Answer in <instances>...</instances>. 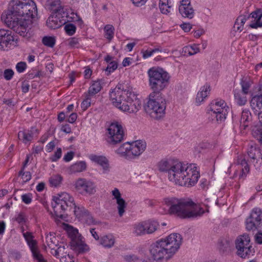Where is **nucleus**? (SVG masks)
Segmentation results:
<instances>
[{"label":"nucleus","instance_id":"nucleus-1","mask_svg":"<svg viewBox=\"0 0 262 262\" xmlns=\"http://www.w3.org/2000/svg\"><path fill=\"white\" fill-rule=\"evenodd\" d=\"M149 84L152 92L149 95L145 110L155 120L163 118L165 114L166 101L160 93L167 85L169 75L161 68H152L148 71Z\"/></svg>","mask_w":262,"mask_h":262},{"label":"nucleus","instance_id":"nucleus-2","mask_svg":"<svg viewBox=\"0 0 262 262\" xmlns=\"http://www.w3.org/2000/svg\"><path fill=\"white\" fill-rule=\"evenodd\" d=\"M113 105L120 111L136 113L141 108V101L129 85L119 83L110 93Z\"/></svg>","mask_w":262,"mask_h":262},{"label":"nucleus","instance_id":"nucleus-3","mask_svg":"<svg viewBox=\"0 0 262 262\" xmlns=\"http://www.w3.org/2000/svg\"><path fill=\"white\" fill-rule=\"evenodd\" d=\"M165 204L169 207L168 211L182 219L196 218L201 216L205 210L201 206L189 198H166Z\"/></svg>","mask_w":262,"mask_h":262},{"label":"nucleus","instance_id":"nucleus-4","mask_svg":"<svg viewBox=\"0 0 262 262\" xmlns=\"http://www.w3.org/2000/svg\"><path fill=\"white\" fill-rule=\"evenodd\" d=\"M181 235L173 233L151 245L150 252L154 258L161 260L168 259L179 249L182 243Z\"/></svg>","mask_w":262,"mask_h":262},{"label":"nucleus","instance_id":"nucleus-5","mask_svg":"<svg viewBox=\"0 0 262 262\" xmlns=\"http://www.w3.org/2000/svg\"><path fill=\"white\" fill-rule=\"evenodd\" d=\"M200 177L199 168L195 164L181 163L172 183L181 186H192L197 183Z\"/></svg>","mask_w":262,"mask_h":262},{"label":"nucleus","instance_id":"nucleus-6","mask_svg":"<svg viewBox=\"0 0 262 262\" xmlns=\"http://www.w3.org/2000/svg\"><path fill=\"white\" fill-rule=\"evenodd\" d=\"M9 13L13 17H19L23 20L33 18L37 13V7L32 0H12Z\"/></svg>","mask_w":262,"mask_h":262},{"label":"nucleus","instance_id":"nucleus-7","mask_svg":"<svg viewBox=\"0 0 262 262\" xmlns=\"http://www.w3.org/2000/svg\"><path fill=\"white\" fill-rule=\"evenodd\" d=\"M54 215L59 218H62L63 213L69 207H74L75 205L74 198L69 193L63 192L53 197L51 203Z\"/></svg>","mask_w":262,"mask_h":262},{"label":"nucleus","instance_id":"nucleus-8","mask_svg":"<svg viewBox=\"0 0 262 262\" xmlns=\"http://www.w3.org/2000/svg\"><path fill=\"white\" fill-rule=\"evenodd\" d=\"M66 230L71 238V247L78 253H84L89 250V246L83 241V237L77 229L69 225H66Z\"/></svg>","mask_w":262,"mask_h":262},{"label":"nucleus","instance_id":"nucleus-9","mask_svg":"<svg viewBox=\"0 0 262 262\" xmlns=\"http://www.w3.org/2000/svg\"><path fill=\"white\" fill-rule=\"evenodd\" d=\"M182 162L172 159H164L157 164L158 170L167 172L168 179L172 182Z\"/></svg>","mask_w":262,"mask_h":262},{"label":"nucleus","instance_id":"nucleus-10","mask_svg":"<svg viewBox=\"0 0 262 262\" xmlns=\"http://www.w3.org/2000/svg\"><path fill=\"white\" fill-rule=\"evenodd\" d=\"M124 136L122 125L119 122H113L107 128L106 141L111 145H115L123 140Z\"/></svg>","mask_w":262,"mask_h":262},{"label":"nucleus","instance_id":"nucleus-11","mask_svg":"<svg viewBox=\"0 0 262 262\" xmlns=\"http://www.w3.org/2000/svg\"><path fill=\"white\" fill-rule=\"evenodd\" d=\"M6 23L14 31L21 36H25L26 35L29 20H23L19 17H13L10 14L6 15Z\"/></svg>","mask_w":262,"mask_h":262},{"label":"nucleus","instance_id":"nucleus-12","mask_svg":"<svg viewBox=\"0 0 262 262\" xmlns=\"http://www.w3.org/2000/svg\"><path fill=\"white\" fill-rule=\"evenodd\" d=\"M249 243L250 237L248 235L244 234L237 238L236 248L238 255L242 258H245L254 252Z\"/></svg>","mask_w":262,"mask_h":262},{"label":"nucleus","instance_id":"nucleus-13","mask_svg":"<svg viewBox=\"0 0 262 262\" xmlns=\"http://www.w3.org/2000/svg\"><path fill=\"white\" fill-rule=\"evenodd\" d=\"M74 188L79 193L92 195L96 192L95 183L91 180L79 178L74 182Z\"/></svg>","mask_w":262,"mask_h":262},{"label":"nucleus","instance_id":"nucleus-14","mask_svg":"<svg viewBox=\"0 0 262 262\" xmlns=\"http://www.w3.org/2000/svg\"><path fill=\"white\" fill-rule=\"evenodd\" d=\"M24 236L30 246L34 259L36 260L37 262H45V259L40 253L36 247V242L32 239L31 234L29 232H26L24 233Z\"/></svg>","mask_w":262,"mask_h":262},{"label":"nucleus","instance_id":"nucleus-15","mask_svg":"<svg viewBox=\"0 0 262 262\" xmlns=\"http://www.w3.org/2000/svg\"><path fill=\"white\" fill-rule=\"evenodd\" d=\"M74 212L75 215L83 223L89 225L95 224L92 215L83 207H75Z\"/></svg>","mask_w":262,"mask_h":262},{"label":"nucleus","instance_id":"nucleus-16","mask_svg":"<svg viewBox=\"0 0 262 262\" xmlns=\"http://www.w3.org/2000/svg\"><path fill=\"white\" fill-rule=\"evenodd\" d=\"M112 194L113 196V200H116L117 204V208L118 211L119 215L121 217L125 212L127 206V203L125 200L121 197V194L117 188H114L112 191Z\"/></svg>","mask_w":262,"mask_h":262},{"label":"nucleus","instance_id":"nucleus-17","mask_svg":"<svg viewBox=\"0 0 262 262\" xmlns=\"http://www.w3.org/2000/svg\"><path fill=\"white\" fill-rule=\"evenodd\" d=\"M179 6V12L183 17L192 18L194 15V10L191 5L190 0H181Z\"/></svg>","mask_w":262,"mask_h":262},{"label":"nucleus","instance_id":"nucleus-18","mask_svg":"<svg viewBox=\"0 0 262 262\" xmlns=\"http://www.w3.org/2000/svg\"><path fill=\"white\" fill-rule=\"evenodd\" d=\"M146 146L145 142L141 140H137L131 143V157H137L140 155L145 150Z\"/></svg>","mask_w":262,"mask_h":262},{"label":"nucleus","instance_id":"nucleus-19","mask_svg":"<svg viewBox=\"0 0 262 262\" xmlns=\"http://www.w3.org/2000/svg\"><path fill=\"white\" fill-rule=\"evenodd\" d=\"M222 109L221 112L218 111L217 113L214 114L215 115V122H214V126L219 130V133L224 126L225 121L228 114V112H226L224 108Z\"/></svg>","mask_w":262,"mask_h":262},{"label":"nucleus","instance_id":"nucleus-20","mask_svg":"<svg viewBox=\"0 0 262 262\" xmlns=\"http://www.w3.org/2000/svg\"><path fill=\"white\" fill-rule=\"evenodd\" d=\"M248 20L250 23L248 25L249 27L257 29L262 27V15L258 12H253L249 16H248Z\"/></svg>","mask_w":262,"mask_h":262},{"label":"nucleus","instance_id":"nucleus-21","mask_svg":"<svg viewBox=\"0 0 262 262\" xmlns=\"http://www.w3.org/2000/svg\"><path fill=\"white\" fill-rule=\"evenodd\" d=\"M211 91V86L208 84H205L202 86L197 93L195 98V103L197 105H200L203 102L205 99L208 97Z\"/></svg>","mask_w":262,"mask_h":262},{"label":"nucleus","instance_id":"nucleus-22","mask_svg":"<svg viewBox=\"0 0 262 262\" xmlns=\"http://www.w3.org/2000/svg\"><path fill=\"white\" fill-rule=\"evenodd\" d=\"M14 41L13 36L10 31L4 29L0 30V48L3 49Z\"/></svg>","mask_w":262,"mask_h":262},{"label":"nucleus","instance_id":"nucleus-23","mask_svg":"<svg viewBox=\"0 0 262 262\" xmlns=\"http://www.w3.org/2000/svg\"><path fill=\"white\" fill-rule=\"evenodd\" d=\"M58 245V240L54 233L48 234L44 241V246L46 249L49 248L52 251Z\"/></svg>","mask_w":262,"mask_h":262},{"label":"nucleus","instance_id":"nucleus-24","mask_svg":"<svg viewBox=\"0 0 262 262\" xmlns=\"http://www.w3.org/2000/svg\"><path fill=\"white\" fill-rule=\"evenodd\" d=\"M248 156L251 161L257 163L261 159V153L259 149L254 145H251L247 151Z\"/></svg>","mask_w":262,"mask_h":262},{"label":"nucleus","instance_id":"nucleus-25","mask_svg":"<svg viewBox=\"0 0 262 262\" xmlns=\"http://www.w3.org/2000/svg\"><path fill=\"white\" fill-rule=\"evenodd\" d=\"M237 163L238 165L242 166V170L239 174V178L244 179L246 177L247 174L249 173L250 170V168L247 163V162L243 156H240L237 160Z\"/></svg>","mask_w":262,"mask_h":262},{"label":"nucleus","instance_id":"nucleus-26","mask_svg":"<svg viewBox=\"0 0 262 262\" xmlns=\"http://www.w3.org/2000/svg\"><path fill=\"white\" fill-rule=\"evenodd\" d=\"M115 243V238L112 234L102 236L99 239V244L106 248H111Z\"/></svg>","mask_w":262,"mask_h":262},{"label":"nucleus","instance_id":"nucleus-27","mask_svg":"<svg viewBox=\"0 0 262 262\" xmlns=\"http://www.w3.org/2000/svg\"><path fill=\"white\" fill-rule=\"evenodd\" d=\"M234 98L236 103L239 106L245 105L247 102V95L239 90H235L234 91Z\"/></svg>","mask_w":262,"mask_h":262},{"label":"nucleus","instance_id":"nucleus-28","mask_svg":"<svg viewBox=\"0 0 262 262\" xmlns=\"http://www.w3.org/2000/svg\"><path fill=\"white\" fill-rule=\"evenodd\" d=\"M248 16L241 15L236 19L234 23L233 28L235 31L239 32H242L244 30V25L246 22L248 20Z\"/></svg>","mask_w":262,"mask_h":262},{"label":"nucleus","instance_id":"nucleus-29","mask_svg":"<svg viewBox=\"0 0 262 262\" xmlns=\"http://www.w3.org/2000/svg\"><path fill=\"white\" fill-rule=\"evenodd\" d=\"M116 152L122 157H131L130 143L126 142L123 144L117 149Z\"/></svg>","mask_w":262,"mask_h":262},{"label":"nucleus","instance_id":"nucleus-30","mask_svg":"<svg viewBox=\"0 0 262 262\" xmlns=\"http://www.w3.org/2000/svg\"><path fill=\"white\" fill-rule=\"evenodd\" d=\"M61 25L62 23L57 15H53L50 16L47 21L48 27L52 29H57L61 26Z\"/></svg>","mask_w":262,"mask_h":262},{"label":"nucleus","instance_id":"nucleus-31","mask_svg":"<svg viewBox=\"0 0 262 262\" xmlns=\"http://www.w3.org/2000/svg\"><path fill=\"white\" fill-rule=\"evenodd\" d=\"M251 120V115L249 110H243L242 113L240 123L241 126L245 129L248 125Z\"/></svg>","mask_w":262,"mask_h":262},{"label":"nucleus","instance_id":"nucleus-32","mask_svg":"<svg viewBox=\"0 0 262 262\" xmlns=\"http://www.w3.org/2000/svg\"><path fill=\"white\" fill-rule=\"evenodd\" d=\"M133 233L136 236H142L147 234L144 222H140L134 225Z\"/></svg>","mask_w":262,"mask_h":262},{"label":"nucleus","instance_id":"nucleus-33","mask_svg":"<svg viewBox=\"0 0 262 262\" xmlns=\"http://www.w3.org/2000/svg\"><path fill=\"white\" fill-rule=\"evenodd\" d=\"M18 138L19 140L25 144H28L33 139V135L31 132L29 130H21L18 133Z\"/></svg>","mask_w":262,"mask_h":262},{"label":"nucleus","instance_id":"nucleus-34","mask_svg":"<svg viewBox=\"0 0 262 262\" xmlns=\"http://www.w3.org/2000/svg\"><path fill=\"white\" fill-rule=\"evenodd\" d=\"M144 222L147 234L155 232L159 227L158 223L155 221H148Z\"/></svg>","mask_w":262,"mask_h":262},{"label":"nucleus","instance_id":"nucleus-35","mask_svg":"<svg viewBox=\"0 0 262 262\" xmlns=\"http://www.w3.org/2000/svg\"><path fill=\"white\" fill-rule=\"evenodd\" d=\"M252 82L249 77H243L241 81L240 84L242 87L241 92L248 94L250 92V88L252 85Z\"/></svg>","mask_w":262,"mask_h":262},{"label":"nucleus","instance_id":"nucleus-36","mask_svg":"<svg viewBox=\"0 0 262 262\" xmlns=\"http://www.w3.org/2000/svg\"><path fill=\"white\" fill-rule=\"evenodd\" d=\"M86 169V164L84 162L81 161L71 165L69 170L71 173L82 172Z\"/></svg>","mask_w":262,"mask_h":262},{"label":"nucleus","instance_id":"nucleus-37","mask_svg":"<svg viewBox=\"0 0 262 262\" xmlns=\"http://www.w3.org/2000/svg\"><path fill=\"white\" fill-rule=\"evenodd\" d=\"M257 224L259 225L262 222V211L260 209L256 208L253 209L250 216Z\"/></svg>","mask_w":262,"mask_h":262},{"label":"nucleus","instance_id":"nucleus-38","mask_svg":"<svg viewBox=\"0 0 262 262\" xmlns=\"http://www.w3.org/2000/svg\"><path fill=\"white\" fill-rule=\"evenodd\" d=\"M101 83L99 80L94 81L89 88V91L86 93L93 96L98 93L101 90Z\"/></svg>","mask_w":262,"mask_h":262},{"label":"nucleus","instance_id":"nucleus-39","mask_svg":"<svg viewBox=\"0 0 262 262\" xmlns=\"http://www.w3.org/2000/svg\"><path fill=\"white\" fill-rule=\"evenodd\" d=\"M47 6L49 9L55 12L59 11L61 8L60 0H48Z\"/></svg>","mask_w":262,"mask_h":262},{"label":"nucleus","instance_id":"nucleus-40","mask_svg":"<svg viewBox=\"0 0 262 262\" xmlns=\"http://www.w3.org/2000/svg\"><path fill=\"white\" fill-rule=\"evenodd\" d=\"M251 106L254 109H260L262 107V94L252 97L251 100Z\"/></svg>","mask_w":262,"mask_h":262},{"label":"nucleus","instance_id":"nucleus-41","mask_svg":"<svg viewBox=\"0 0 262 262\" xmlns=\"http://www.w3.org/2000/svg\"><path fill=\"white\" fill-rule=\"evenodd\" d=\"M183 50L185 54H187L189 55H193L200 52L198 45L196 44L186 46L183 48Z\"/></svg>","mask_w":262,"mask_h":262},{"label":"nucleus","instance_id":"nucleus-42","mask_svg":"<svg viewBox=\"0 0 262 262\" xmlns=\"http://www.w3.org/2000/svg\"><path fill=\"white\" fill-rule=\"evenodd\" d=\"M226 110V112H228L229 110V107L227 105L226 103L223 100H218L217 99L215 102L214 105V114L217 113V112H221V110L223 108Z\"/></svg>","mask_w":262,"mask_h":262},{"label":"nucleus","instance_id":"nucleus-43","mask_svg":"<svg viewBox=\"0 0 262 262\" xmlns=\"http://www.w3.org/2000/svg\"><path fill=\"white\" fill-rule=\"evenodd\" d=\"M63 178L59 174L52 176L49 179V183L52 187H56L60 185Z\"/></svg>","mask_w":262,"mask_h":262},{"label":"nucleus","instance_id":"nucleus-44","mask_svg":"<svg viewBox=\"0 0 262 262\" xmlns=\"http://www.w3.org/2000/svg\"><path fill=\"white\" fill-rule=\"evenodd\" d=\"M66 249L64 245H60L57 249L56 248L52 251H51V253L55 256L60 258L62 256H63L68 253L67 251H66Z\"/></svg>","mask_w":262,"mask_h":262},{"label":"nucleus","instance_id":"nucleus-45","mask_svg":"<svg viewBox=\"0 0 262 262\" xmlns=\"http://www.w3.org/2000/svg\"><path fill=\"white\" fill-rule=\"evenodd\" d=\"M104 36L109 41L111 40L114 37V28L111 25H107L104 27Z\"/></svg>","mask_w":262,"mask_h":262},{"label":"nucleus","instance_id":"nucleus-46","mask_svg":"<svg viewBox=\"0 0 262 262\" xmlns=\"http://www.w3.org/2000/svg\"><path fill=\"white\" fill-rule=\"evenodd\" d=\"M258 224H257L256 223L251 219V217H249L247 219L246 221V229L249 230H254L257 229V226H258Z\"/></svg>","mask_w":262,"mask_h":262},{"label":"nucleus","instance_id":"nucleus-47","mask_svg":"<svg viewBox=\"0 0 262 262\" xmlns=\"http://www.w3.org/2000/svg\"><path fill=\"white\" fill-rule=\"evenodd\" d=\"M55 38L52 36H45L42 38V43L46 46L53 47L55 43Z\"/></svg>","mask_w":262,"mask_h":262},{"label":"nucleus","instance_id":"nucleus-48","mask_svg":"<svg viewBox=\"0 0 262 262\" xmlns=\"http://www.w3.org/2000/svg\"><path fill=\"white\" fill-rule=\"evenodd\" d=\"M24 169H22L19 172V177L21 180V183L23 184L27 182L31 179V174L30 172H23Z\"/></svg>","mask_w":262,"mask_h":262},{"label":"nucleus","instance_id":"nucleus-49","mask_svg":"<svg viewBox=\"0 0 262 262\" xmlns=\"http://www.w3.org/2000/svg\"><path fill=\"white\" fill-rule=\"evenodd\" d=\"M92 96L87 93L85 94V99L81 103V108L83 110H86L91 105V99Z\"/></svg>","mask_w":262,"mask_h":262},{"label":"nucleus","instance_id":"nucleus-50","mask_svg":"<svg viewBox=\"0 0 262 262\" xmlns=\"http://www.w3.org/2000/svg\"><path fill=\"white\" fill-rule=\"evenodd\" d=\"M161 50L159 48H156L151 50H146L142 52L143 57L144 58H147L152 55L154 53H161Z\"/></svg>","mask_w":262,"mask_h":262},{"label":"nucleus","instance_id":"nucleus-51","mask_svg":"<svg viewBox=\"0 0 262 262\" xmlns=\"http://www.w3.org/2000/svg\"><path fill=\"white\" fill-rule=\"evenodd\" d=\"M90 159L92 161L97 163L100 165L102 164L103 163L105 162L106 160H107V159L105 157L99 156L96 155H91L90 156Z\"/></svg>","mask_w":262,"mask_h":262},{"label":"nucleus","instance_id":"nucleus-52","mask_svg":"<svg viewBox=\"0 0 262 262\" xmlns=\"http://www.w3.org/2000/svg\"><path fill=\"white\" fill-rule=\"evenodd\" d=\"M9 258L12 260H18L21 258V254L16 250H10L9 252Z\"/></svg>","mask_w":262,"mask_h":262},{"label":"nucleus","instance_id":"nucleus-53","mask_svg":"<svg viewBox=\"0 0 262 262\" xmlns=\"http://www.w3.org/2000/svg\"><path fill=\"white\" fill-rule=\"evenodd\" d=\"M64 30L68 34L72 35L76 31V27L73 24H69L64 26Z\"/></svg>","mask_w":262,"mask_h":262},{"label":"nucleus","instance_id":"nucleus-54","mask_svg":"<svg viewBox=\"0 0 262 262\" xmlns=\"http://www.w3.org/2000/svg\"><path fill=\"white\" fill-rule=\"evenodd\" d=\"M171 7V4H170V5H159V8L161 10V12L163 14H167L170 12V10Z\"/></svg>","mask_w":262,"mask_h":262},{"label":"nucleus","instance_id":"nucleus-55","mask_svg":"<svg viewBox=\"0 0 262 262\" xmlns=\"http://www.w3.org/2000/svg\"><path fill=\"white\" fill-rule=\"evenodd\" d=\"M117 63L115 61H111L108 63L107 67L106 69V71H108L109 73L113 72L117 68Z\"/></svg>","mask_w":262,"mask_h":262},{"label":"nucleus","instance_id":"nucleus-56","mask_svg":"<svg viewBox=\"0 0 262 262\" xmlns=\"http://www.w3.org/2000/svg\"><path fill=\"white\" fill-rule=\"evenodd\" d=\"M21 199L23 202L26 204H29L31 203L32 200V194L30 193L25 194L21 195Z\"/></svg>","mask_w":262,"mask_h":262},{"label":"nucleus","instance_id":"nucleus-57","mask_svg":"<svg viewBox=\"0 0 262 262\" xmlns=\"http://www.w3.org/2000/svg\"><path fill=\"white\" fill-rule=\"evenodd\" d=\"M60 262H73V257L67 253V254L60 258Z\"/></svg>","mask_w":262,"mask_h":262},{"label":"nucleus","instance_id":"nucleus-58","mask_svg":"<svg viewBox=\"0 0 262 262\" xmlns=\"http://www.w3.org/2000/svg\"><path fill=\"white\" fill-rule=\"evenodd\" d=\"M14 75V72L11 69H6L4 71V76L7 80H10Z\"/></svg>","mask_w":262,"mask_h":262},{"label":"nucleus","instance_id":"nucleus-59","mask_svg":"<svg viewBox=\"0 0 262 262\" xmlns=\"http://www.w3.org/2000/svg\"><path fill=\"white\" fill-rule=\"evenodd\" d=\"M71 15V18H72V21L77 22L79 25H81L83 24L81 18L77 14L72 13Z\"/></svg>","mask_w":262,"mask_h":262},{"label":"nucleus","instance_id":"nucleus-60","mask_svg":"<svg viewBox=\"0 0 262 262\" xmlns=\"http://www.w3.org/2000/svg\"><path fill=\"white\" fill-rule=\"evenodd\" d=\"M16 68L19 73H21L26 69V63L24 62H20L16 64Z\"/></svg>","mask_w":262,"mask_h":262},{"label":"nucleus","instance_id":"nucleus-61","mask_svg":"<svg viewBox=\"0 0 262 262\" xmlns=\"http://www.w3.org/2000/svg\"><path fill=\"white\" fill-rule=\"evenodd\" d=\"M61 156V149L60 148H57L54 156L51 158L52 161H56L59 159Z\"/></svg>","mask_w":262,"mask_h":262},{"label":"nucleus","instance_id":"nucleus-62","mask_svg":"<svg viewBox=\"0 0 262 262\" xmlns=\"http://www.w3.org/2000/svg\"><path fill=\"white\" fill-rule=\"evenodd\" d=\"M78 43V39L75 37L71 38L68 40V45L72 48L76 47Z\"/></svg>","mask_w":262,"mask_h":262},{"label":"nucleus","instance_id":"nucleus-63","mask_svg":"<svg viewBox=\"0 0 262 262\" xmlns=\"http://www.w3.org/2000/svg\"><path fill=\"white\" fill-rule=\"evenodd\" d=\"M100 166L102 167L103 173H106L110 171V165L108 163V161L107 159L106 160L105 162L103 163V164H101Z\"/></svg>","mask_w":262,"mask_h":262},{"label":"nucleus","instance_id":"nucleus-64","mask_svg":"<svg viewBox=\"0 0 262 262\" xmlns=\"http://www.w3.org/2000/svg\"><path fill=\"white\" fill-rule=\"evenodd\" d=\"M180 26L185 32H189L192 28V26L189 23H183Z\"/></svg>","mask_w":262,"mask_h":262}]
</instances>
